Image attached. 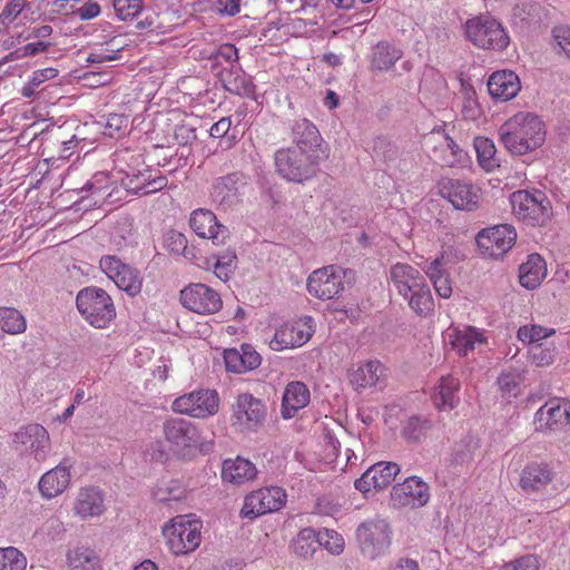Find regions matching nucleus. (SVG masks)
Returning a JSON list of instances; mask_svg holds the SVG:
<instances>
[{
  "label": "nucleus",
  "instance_id": "f257e3e1",
  "mask_svg": "<svg viewBox=\"0 0 570 570\" xmlns=\"http://www.w3.org/2000/svg\"><path fill=\"white\" fill-rule=\"evenodd\" d=\"M499 136L512 155H525L543 144L546 130L538 116L519 112L499 128Z\"/></svg>",
  "mask_w": 570,
  "mask_h": 570
},
{
  "label": "nucleus",
  "instance_id": "f03ea898",
  "mask_svg": "<svg viewBox=\"0 0 570 570\" xmlns=\"http://www.w3.org/2000/svg\"><path fill=\"white\" fill-rule=\"evenodd\" d=\"M390 277L397 293L417 315H428L433 311L431 291L419 269L409 264L396 263L390 269Z\"/></svg>",
  "mask_w": 570,
  "mask_h": 570
},
{
  "label": "nucleus",
  "instance_id": "7ed1b4c3",
  "mask_svg": "<svg viewBox=\"0 0 570 570\" xmlns=\"http://www.w3.org/2000/svg\"><path fill=\"white\" fill-rule=\"evenodd\" d=\"M163 433L170 450L181 458L207 454L214 449V439L204 438L196 424L183 417L166 420Z\"/></svg>",
  "mask_w": 570,
  "mask_h": 570
},
{
  "label": "nucleus",
  "instance_id": "20e7f679",
  "mask_svg": "<svg viewBox=\"0 0 570 570\" xmlns=\"http://www.w3.org/2000/svg\"><path fill=\"white\" fill-rule=\"evenodd\" d=\"M276 171L291 183L303 184L316 176L321 159L297 148L278 149L274 156Z\"/></svg>",
  "mask_w": 570,
  "mask_h": 570
},
{
  "label": "nucleus",
  "instance_id": "39448f33",
  "mask_svg": "<svg viewBox=\"0 0 570 570\" xmlns=\"http://www.w3.org/2000/svg\"><path fill=\"white\" fill-rule=\"evenodd\" d=\"M355 534L362 556L370 560L385 556L392 544L391 524L381 517L363 521Z\"/></svg>",
  "mask_w": 570,
  "mask_h": 570
},
{
  "label": "nucleus",
  "instance_id": "423d86ee",
  "mask_svg": "<svg viewBox=\"0 0 570 570\" xmlns=\"http://www.w3.org/2000/svg\"><path fill=\"white\" fill-rule=\"evenodd\" d=\"M514 216L530 226H544L553 210L549 198L540 190H517L510 196Z\"/></svg>",
  "mask_w": 570,
  "mask_h": 570
},
{
  "label": "nucleus",
  "instance_id": "0eeeda50",
  "mask_svg": "<svg viewBox=\"0 0 570 570\" xmlns=\"http://www.w3.org/2000/svg\"><path fill=\"white\" fill-rule=\"evenodd\" d=\"M79 313L96 328H105L116 317V308L109 294L99 287L82 288L76 298Z\"/></svg>",
  "mask_w": 570,
  "mask_h": 570
},
{
  "label": "nucleus",
  "instance_id": "6e6552de",
  "mask_svg": "<svg viewBox=\"0 0 570 570\" xmlns=\"http://www.w3.org/2000/svg\"><path fill=\"white\" fill-rule=\"evenodd\" d=\"M354 282V273L341 266L328 265L314 271L307 279L308 293L320 299L338 296L346 286Z\"/></svg>",
  "mask_w": 570,
  "mask_h": 570
},
{
  "label": "nucleus",
  "instance_id": "1a4fd4ad",
  "mask_svg": "<svg viewBox=\"0 0 570 570\" xmlns=\"http://www.w3.org/2000/svg\"><path fill=\"white\" fill-rule=\"evenodd\" d=\"M466 38L478 48L503 50L509 36L499 21L490 16H478L465 22Z\"/></svg>",
  "mask_w": 570,
  "mask_h": 570
},
{
  "label": "nucleus",
  "instance_id": "9d476101",
  "mask_svg": "<svg viewBox=\"0 0 570 570\" xmlns=\"http://www.w3.org/2000/svg\"><path fill=\"white\" fill-rule=\"evenodd\" d=\"M475 240L483 255L498 259L515 244L517 232L510 224H500L482 229Z\"/></svg>",
  "mask_w": 570,
  "mask_h": 570
},
{
  "label": "nucleus",
  "instance_id": "9b49d317",
  "mask_svg": "<svg viewBox=\"0 0 570 570\" xmlns=\"http://www.w3.org/2000/svg\"><path fill=\"white\" fill-rule=\"evenodd\" d=\"M314 332V320L311 316H303L279 326L269 341V346L274 351L299 347L311 340Z\"/></svg>",
  "mask_w": 570,
  "mask_h": 570
},
{
  "label": "nucleus",
  "instance_id": "f8f14e48",
  "mask_svg": "<svg viewBox=\"0 0 570 570\" xmlns=\"http://www.w3.org/2000/svg\"><path fill=\"white\" fill-rule=\"evenodd\" d=\"M167 544L176 554H186L194 551L200 543V530L197 521H185L184 517L171 520V524L164 529Z\"/></svg>",
  "mask_w": 570,
  "mask_h": 570
},
{
  "label": "nucleus",
  "instance_id": "ddd939ff",
  "mask_svg": "<svg viewBox=\"0 0 570 570\" xmlns=\"http://www.w3.org/2000/svg\"><path fill=\"white\" fill-rule=\"evenodd\" d=\"M285 502L286 493L282 488H262L245 497L240 517L253 520L259 515L278 511Z\"/></svg>",
  "mask_w": 570,
  "mask_h": 570
},
{
  "label": "nucleus",
  "instance_id": "4468645a",
  "mask_svg": "<svg viewBox=\"0 0 570 570\" xmlns=\"http://www.w3.org/2000/svg\"><path fill=\"white\" fill-rule=\"evenodd\" d=\"M99 266L117 287L129 296L134 297L140 293L142 278L136 268L122 263L114 255L102 256Z\"/></svg>",
  "mask_w": 570,
  "mask_h": 570
},
{
  "label": "nucleus",
  "instance_id": "2eb2a0df",
  "mask_svg": "<svg viewBox=\"0 0 570 570\" xmlns=\"http://www.w3.org/2000/svg\"><path fill=\"white\" fill-rule=\"evenodd\" d=\"M219 397L214 390H199L177 397L173 410L197 419H205L218 411Z\"/></svg>",
  "mask_w": 570,
  "mask_h": 570
},
{
  "label": "nucleus",
  "instance_id": "dca6fc26",
  "mask_svg": "<svg viewBox=\"0 0 570 570\" xmlns=\"http://www.w3.org/2000/svg\"><path fill=\"white\" fill-rule=\"evenodd\" d=\"M180 302L184 307L202 315L217 313L223 306L220 295L215 289L202 283L186 286L180 292Z\"/></svg>",
  "mask_w": 570,
  "mask_h": 570
},
{
  "label": "nucleus",
  "instance_id": "f3484780",
  "mask_svg": "<svg viewBox=\"0 0 570 570\" xmlns=\"http://www.w3.org/2000/svg\"><path fill=\"white\" fill-rule=\"evenodd\" d=\"M439 187L441 196L446 198L454 208L469 212L478 208L481 191L475 185L446 178L439 184Z\"/></svg>",
  "mask_w": 570,
  "mask_h": 570
},
{
  "label": "nucleus",
  "instance_id": "a211bd4d",
  "mask_svg": "<svg viewBox=\"0 0 570 570\" xmlns=\"http://www.w3.org/2000/svg\"><path fill=\"white\" fill-rule=\"evenodd\" d=\"M17 451L31 453L37 461H43L50 448L48 431L40 424H29L21 428L13 438Z\"/></svg>",
  "mask_w": 570,
  "mask_h": 570
},
{
  "label": "nucleus",
  "instance_id": "6ab92c4d",
  "mask_svg": "<svg viewBox=\"0 0 570 570\" xmlns=\"http://www.w3.org/2000/svg\"><path fill=\"white\" fill-rule=\"evenodd\" d=\"M292 139L297 148L308 155H316V158L324 160L328 157L327 147L314 124L307 119L296 120L292 128Z\"/></svg>",
  "mask_w": 570,
  "mask_h": 570
},
{
  "label": "nucleus",
  "instance_id": "aec40b11",
  "mask_svg": "<svg viewBox=\"0 0 570 570\" xmlns=\"http://www.w3.org/2000/svg\"><path fill=\"white\" fill-rule=\"evenodd\" d=\"M391 499L396 507H423L430 500L429 485L417 476H410L393 487Z\"/></svg>",
  "mask_w": 570,
  "mask_h": 570
},
{
  "label": "nucleus",
  "instance_id": "412c9836",
  "mask_svg": "<svg viewBox=\"0 0 570 570\" xmlns=\"http://www.w3.org/2000/svg\"><path fill=\"white\" fill-rule=\"evenodd\" d=\"M191 229L202 238L212 239L215 245H224L229 237L228 228L217 223L215 214L208 209H196L189 220Z\"/></svg>",
  "mask_w": 570,
  "mask_h": 570
},
{
  "label": "nucleus",
  "instance_id": "4be33fe9",
  "mask_svg": "<svg viewBox=\"0 0 570 570\" xmlns=\"http://www.w3.org/2000/svg\"><path fill=\"white\" fill-rule=\"evenodd\" d=\"M245 186V176L232 173L215 180L212 197L220 206L232 207L240 200Z\"/></svg>",
  "mask_w": 570,
  "mask_h": 570
},
{
  "label": "nucleus",
  "instance_id": "5701e85b",
  "mask_svg": "<svg viewBox=\"0 0 570 570\" xmlns=\"http://www.w3.org/2000/svg\"><path fill=\"white\" fill-rule=\"evenodd\" d=\"M569 419L568 403L547 402L535 413L537 430L540 432L556 431L568 423Z\"/></svg>",
  "mask_w": 570,
  "mask_h": 570
},
{
  "label": "nucleus",
  "instance_id": "b1692460",
  "mask_svg": "<svg viewBox=\"0 0 570 570\" xmlns=\"http://www.w3.org/2000/svg\"><path fill=\"white\" fill-rule=\"evenodd\" d=\"M70 461L65 459L60 464L41 476L39 490L45 498H55L67 489L70 483Z\"/></svg>",
  "mask_w": 570,
  "mask_h": 570
},
{
  "label": "nucleus",
  "instance_id": "393cba45",
  "mask_svg": "<svg viewBox=\"0 0 570 570\" xmlns=\"http://www.w3.org/2000/svg\"><path fill=\"white\" fill-rule=\"evenodd\" d=\"M521 89L520 79L510 70L493 72L488 80V90L495 100L508 101L514 98Z\"/></svg>",
  "mask_w": 570,
  "mask_h": 570
},
{
  "label": "nucleus",
  "instance_id": "a878e982",
  "mask_svg": "<svg viewBox=\"0 0 570 570\" xmlns=\"http://www.w3.org/2000/svg\"><path fill=\"white\" fill-rule=\"evenodd\" d=\"M554 478V472L549 464L543 462L528 463L520 475V487L527 492H535L544 489Z\"/></svg>",
  "mask_w": 570,
  "mask_h": 570
},
{
  "label": "nucleus",
  "instance_id": "bb28decb",
  "mask_svg": "<svg viewBox=\"0 0 570 570\" xmlns=\"http://www.w3.org/2000/svg\"><path fill=\"white\" fill-rule=\"evenodd\" d=\"M224 361L227 371L243 373L261 365V355L248 344H244L240 351L230 348L224 352Z\"/></svg>",
  "mask_w": 570,
  "mask_h": 570
},
{
  "label": "nucleus",
  "instance_id": "cd10ccee",
  "mask_svg": "<svg viewBox=\"0 0 570 570\" xmlns=\"http://www.w3.org/2000/svg\"><path fill=\"white\" fill-rule=\"evenodd\" d=\"M266 415V410L261 400L249 393L239 394L233 405V416L240 424L244 422L258 424Z\"/></svg>",
  "mask_w": 570,
  "mask_h": 570
},
{
  "label": "nucleus",
  "instance_id": "c85d7f7f",
  "mask_svg": "<svg viewBox=\"0 0 570 570\" xmlns=\"http://www.w3.org/2000/svg\"><path fill=\"white\" fill-rule=\"evenodd\" d=\"M385 377V368L379 361H368L348 373L351 385L363 390L380 384Z\"/></svg>",
  "mask_w": 570,
  "mask_h": 570
},
{
  "label": "nucleus",
  "instance_id": "c756f323",
  "mask_svg": "<svg viewBox=\"0 0 570 570\" xmlns=\"http://www.w3.org/2000/svg\"><path fill=\"white\" fill-rule=\"evenodd\" d=\"M257 470L255 465L240 456L227 459L222 465V479L225 482L240 485L255 479Z\"/></svg>",
  "mask_w": 570,
  "mask_h": 570
},
{
  "label": "nucleus",
  "instance_id": "7c9ffc66",
  "mask_svg": "<svg viewBox=\"0 0 570 570\" xmlns=\"http://www.w3.org/2000/svg\"><path fill=\"white\" fill-rule=\"evenodd\" d=\"M311 399L309 390L303 382L287 384L282 402V414L285 419L293 417L301 409L305 407Z\"/></svg>",
  "mask_w": 570,
  "mask_h": 570
},
{
  "label": "nucleus",
  "instance_id": "2f4dec72",
  "mask_svg": "<svg viewBox=\"0 0 570 570\" xmlns=\"http://www.w3.org/2000/svg\"><path fill=\"white\" fill-rule=\"evenodd\" d=\"M547 276L544 259L539 254H531L519 267L520 285L527 289L537 288Z\"/></svg>",
  "mask_w": 570,
  "mask_h": 570
},
{
  "label": "nucleus",
  "instance_id": "473e14b6",
  "mask_svg": "<svg viewBox=\"0 0 570 570\" xmlns=\"http://www.w3.org/2000/svg\"><path fill=\"white\" fill-rule=\"evenodd\" d=\"M101 492L94 488H83L79 491L73 510L81 518L100 515L104 512Z\"/></svg>",
  "mask_w": 570,
  "mask_h": 570
},
{
  "label": "nucleus",
  "instance_id": "72a5a7b5",
  "mask_svg": "<svg viewBox=\"0 0 570 570\" xmlns=\"http://www.w3.org/2000/svg\"><path fill=\"white\" fill-rule=\"evenodd\" d=\"M459 390L460 382L458 379L451 375L441 377L440 384L438 386V394L435 395L434 399L436 406L442 410L454 409L460 401V397L458 395Z\"/></svg>",
  "mask_w": 570,
  "mask_h": 570
},
{
  "label": "nucleus",
  "instance_id": "f704fd0d",
  "mask_svg": "<svg viewBox=\"0 0 570 570\" xmlns=\"http://www.w3.org/2000/svg\"><path fill=\"white\" fill-rule=\"evenodd\" d=\"M451 337L453 348L463 356L474 350L476 344L487 343V338L483 336L482 332L472 326H468L463 330H455Z\"/></svg>",
  "mask_w": 570,
  "mask_h": 570
},
{
  "label": "nucleus",
  "instance_id": "c9c22d12",
  "mask_svg": "<svg viewBox=\"0 0 570 570\" xmlns=\"http://www.w3.org/2000/svg\"><path fill=\"white\" fill-rule=\"evenodd\" d=\"M402 57V51L386 41L379 42L372 52L371 67L379 71L390 70Z\"/></svg>",
  "mask_w": 570,
  "mask_h": 570
},
{
  "label": "nucleus",
  "instance_id": "e433bc0d",
  "mask_svg": "<svg viewBox=\"0 0 570 570\" xmlns=\"http://www.w3.org/2000/svg\"><path fill=\"white\" fill-rule=\"evenodd\" d=\"M219 78L230 94L244 96L253 91V83L239 69L224 68L219 72Z\"/></svg>",
  "mask_w": 570,
  "mask_h": 570
},
{
  "label": "nucleus",
  "instance_id": "4c0bfd02",
  "mask_svg": "<svg viewBox=\"0 0 570 570\" xmlns=\"http://www.w3.org/2000/svg\"><path fill=\"white\" fill-rule=\"evenodd\" d=\"M293 550L297 556L307 558L318 548V532L312 528L302 529L293 541Z\"/></svg>",
  "mask_w": 570,
  "mask_h": 570
},
{
  "label": "nucleus",
  "instance_id": "58836bf2",
  "mask_svg": "<svg viewBox=\"0 0 570 570\" xmlns=\"http://www.w3.org/2000/svg\"><path fill=\"white\" fill-rule=\"evenodd\" d=\"M372 472L374 489L387 487L400 473V466L394 462H379L368 468Z\"/></svg>",
  "mask_w": 570,
  "mask_h": 570
},
{
  "label": "nucleus",
  "instance_id": "ea45409f",
  "mask_svg": "<svg viewBox=\"0 0 570 570\" xmlns=\"http://www.w3.org/2000/svg\"><path fill=\"white\" fill-rule=\"evenodd\" d=\"M432 426L433 424L428 417L414 415L405 422L402 435L410 442H417L426 436Z\"/></svg>",
  "mask_w": 570,
  "mask_h": 570
},
{
  "label": "nucleus",
  "instance_id": "a19ab883",
  "mask_svg": "<svg viewBox=\"0 0 570 570\" xmlns=\"http://www.w3.org/2000/svg\"><path fill=\"white\" fill-rule=\"evenodd\" d=\"M26 320L20 312L10 307H0V331L19 334L26 331Z\"/></svg>",
  "mask_w": 570,
  "mask_h": 570
},
{
  "label": "nucleus",
  "instance_id": "79ce46f5",
  "mask_svg": "<svg viewBox=\"0 0 570 570\" xmlns=\"http://www.w3.org/2000/svg\"><path fill=\"white\" fill-rule=\"evenodd\" d=\"M478 449L476 442L469 438L455 444L450 463L455 469L463 468L471 463L474 458V452Z\"/></svg>",
  "mask_w": 570,
  "mask_h": 570
},
{
  "label": "nucleus",
  "instance_id": "37998d69",
  "mask_svg": "<svg viewBox=\"0 0 570 570\" xmlns=\"http://www.w3.org/2000/svg\"><path fill=\"white\" fill-rule=\"evenodd\" d=\"M474 148L478 156V161L487 170H491L492 168L499 166L495 159V146L493 141L489 138L476 137L474 139Z\"/></svg>",
  "mask_w": 570,
  "mask_h": 570
},
{
  "label": "nucleus",
  "instance_id": "c03bdc74",
  "mask_svg": "<svg viewBox=\"0 0 570 570\" xmlns=\"http://www.w3.org/2000/svg\"><path fill=\"white\" fill-rule=\"evenodd\" d=\"M237 266V256L234 250H226L216 257L214 273L223 282H227Z\"/></svg>",
  "mask_w": 570,
  "mask_h": 570
},
{
  "label": "nucleus",
  "instance_id": "a18cd8bd",
  "mask_svg": "<svg viewBox=\"0 0 570 570\" xmlns=\"http://www.w3.org/2000/svg\"><path fill=\"white\" fill-rule=\"evenodd\" d=\"M27 558L14 547L0 548V570H26Z\"/></svg>",
  "mask_w": 570,
  "mask_h": 570
},
{
  "label": "nucleus",
  "instance_id": "49530a36",
  "mask_svg": "<svg viewBox=\"0 0 570 570\" xmlns=\"http://www.w3.org/2000/svg\"><path fill=\"white\" fill-rule=\"evenodd\" d=\"M522 376L519 372H503L497 380L499 390L505 399L517 397L520 394Z\"/></svg>",
  "mask_w": 570,
  "mask_h": 570
},
{
  "label": "nucleus",
  "instance_id": "de8ad7c7",
  "mask_svg": "<svg viewBox=\"0 0 570 570\" xmlns=\"http://www.w3.org/2000/svg\"><path fill=\"white\" fill-rule=\"evenodd\" d=\"M183 494L184 489L178 481L161 482L153 490V497L158 502L178 501Z\"/></svg>",
  "mask_w": 570,
  "mask_h": 570
},
{
  "label": "nucleus",
  "instance_id": "09e8293b",
  "mask_svg": "<svg viewBox=\"0 0 570 570\" xmlns=\"http://www.w3.org/2000/svg\"><path fill=\"white\" fill-rule=\"evenodd\" d=\"M69 566L73 570H87V568L97 567V558L94 551L78 548L70 551L67 556Z\"/></svg>",
  "mask_w": 570,
  "mask_h": 570
},
{
  "label": "nucleus",
  "instance_id": "8fccbe9b",
  "mask_svg": "<svg viewBox=\"0 0 570 570\" xmlns=\"http://www.w3.org/2000/svg\"><path fill=\"white\" fill-rule=\"evenodd\" d=\"M463 105L462 115L468 120H475L481 115V108L476 100V94L472 86L462 85Z\"/></svg>",
  "mask_w": 570,
  "mask_h": 570
},
{
  "label": "nucleus",
  "instance_id": "3c124183",
  "mask_svg": "<svg viewBox=\"0 0 570 570\" xmlns=\"http://www.w3.org/2000/svg\"><path fill=\"white\" fill-rule=\"evenodd\" d=\"M320 547H323L332 554H340L344 549V539L334 530L323 529L318 531Z\"/></svg>",
  "mask_w": 570,
  "mask_h": 570
},
{
  "label": "nucleus",
  "instance_id": "603ef678",
  "mask_svg": "<svg viewBox=\"0 0 570 570\" xmlns=\"http://www.w3.org/2000/svg\"><path fill=\"white\" fill-rule=\"evenodd\" d=\"M531 361L538 366H549L556 357V348L542 343L533 344L529 350Z\"/></svg>",
  "mask_w": 570,
  "mask_h": 570
},
{
  "label": "nucleus",
  "instance_id": "864d4df0",
  "mask_svg": "<svg viewBox=\"0 0 570 570\" xmlns=\"http://www.w3.org/2000/svg\"><path fill=\"white\" fill-rule=\"evenodd\" d=\"M112 6L120 20H128L140 12L142 0H112Z\"/></svg>",
  "mask_w": 570,
  "mask_h": 570
},
{
  "label": "nucleus",
  "instance_id": "5fc2aeb1",
  "mask_svg": "<svg viewBox=\"0 0 570 570\" xmlns=\"http://www.w3.org/2000/svg\"><path fill=\"white\" fill-rule=\"evenodd\" d=\"M552 334H554V330H548L546 327H542L540 325H532V326H521L518 330V338L522 342H528L530 344H538L542 338L549 337Z\"/></svg>",
  "mask_w": 570,
  "mask_h": 570
},
{
  "label": "nucleus",
  "instance_id": "6e6d98bb",
  "mask_svg": "<svg viewBox=\"0 0 570 570\" xmlns=\"http://www.w3.org/2000/svg\"><path fill=\"white\" fill-rule=\"evenodd\" d=\"M149 173L150 169H144L141 171H138V174H135L132 176H128L124 180V186L126 189L135 195H145V188L147 185V181H149Z\"/></svg>",
  "mask_w": 570,
  "mask_h": 570
},
{
  "label": "nucleus",
  "instance_id": "4d7b16f0",
  "mask_svg": "<svg viewBox=\"0 0 570 570\" xmlns=\"http://www.w3.org/2000/svg\"><path fill=\"white\" fill-rule=\"evenodd\" d=\"M165 247L173 254H184L187 248V238L176 230H169L165 235Z\"/></svg>",
  "mask_w": 570,
  "mask_h": 570
},
{
  "label": "nucleus",
  "instance_id": "13d9d810",
  "mask_svg": "<svg viewBox=\"0 0 570 570\" xmlns=\"http://www.w3.org/2000/svg\"><path fill=\"white\" fill-rule=\"evenodd\" d=\"M49 47H50L49 42H45V41L31 42V43L23 46L22 48L17 49L16 51L11 52L9 56L6 57V59L10 60V59H12L11 57H16L19 59V58L36 56L39 52L47 51L49 49Z\"/></svg>",
  "mask_w": 570,
  "mask_h": 570
},
{
  "label": "nucleus",
  "instance_id": "bf43d9fd",
  "mask_svg": "<svg viewBox=\"0 0 570 570\" xmlns=\"http://www.w3.org/2000/svg\"><path fill=\"white\" fill-rule=\"evenodd\" d=\"M27 0H10L0 13V23L3 26L11 23L26 7Z\"/></svg>",
  "mask_w": 570,
  "mask_h": 570
},
{
  "label": "nucleus",
  "instance_id": "052dcab7",
  "mask_svg": "<svg viewBox=\"0 0 570 570\" xmlns=\"http://www.w3.org/2000/svg\"><path fill=\"white\" fill-rule=\"evenodd\" d=\"M374 154L385 163H392L397 156V149L385 139L379 138L374 142Z\"/></svg>",
  "mask_w": 570,
  "mask_h": 570
},
{
  "label": "nucleus",
  "instance_id": "680f3d73",
  "mask_svg": "<svg viewBox=\"0 0 570 570\" xmlns=\"http://www.w3.org/2000/svg\"><path fill=\"white\" fill-rule=\"evenodd\" d=\"M129 125V117L121 114H111L106 122V135L114 137L115 134L126 129Z\"/></svg>",
  "mask_w": 570,
  "mask_h": 570
},
{
  "label": "nucleus",
  "instance_id": "e2e57ef3",
  "mask_svg": "<svg viewBox=\"0 0 570 570\" xmlns=\"http://www.w3.org/2000/svg\"><path fill=\"white\" fill-rule=\"evenodd\" d=\"M552 32L558 46L570 58V27H556Z\"/></svg>",
  "mask_w": 570,
  "mask_h": 570
},
{
  "label": "nucleus",
  "instance_id": "0e129e2a",
  "mask_svg": "<svg viewBox=\"0 0 570 570\" xmlns=\"http://www.w3.org/2000/svg\"><path fill=\"white\" fill-rule=\"evenodd\" d=\"M196 139L195 129L185 125H179L175 127L174 130V140L179 146H187L191 144Z\"/></svg>",
  "mask_w": 570,
  "mask_h": 570
},
{
  "label": "nucleus",
  "instance_id": "69168bd1",
  "mask_svg": "<svg viewBox=\"0 0 570 570\" xmlns=\"http://www.w3.org/2000/svg\"><path fill=\"white\" fill-rule=\"evenodd\" d=\"M444 257L443 255H441L440 257H436L435 259L428 263L423 267V271L429 276L431 282H433L434 279H436V277L444 276L448 274L446 269L444 268Z\"/></svg>",
  "mask_w": 570,
  "mask_h": 570
},
{
  "label": "nucleus",
  "instance_id": "338daca9",
  "mask_svg": "<svg viewBox=\"0 0 570 570\" xmlns=\"http://www.w3.org/2000/svg\"><path fill=\"white\" fill-rule=\"evenodd\" d=\"M215 59L218 62H220L223 60L226 62H235L238 60L237 48L232 43H224L217 50Z\"/></svg>",
  "mask_w": 570,
  "mask_h": 570
},
{
  "label": "nucleus",
  "instance_id": "774afa93",
  "mask_svg": "<svg viewBox=\"0 0 570 570\" xmlns=\"http://www.w3.org/2000/svg\"><path fill=\"white\" fill-rule=\"evenodd\" d=\"M511 563L517 568V570H539V560L533 554H527L521 558H518Z\"/></svg>",
  "mask_w": 570,
  "mask_h": 570
}]
</instances>
